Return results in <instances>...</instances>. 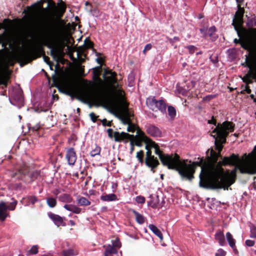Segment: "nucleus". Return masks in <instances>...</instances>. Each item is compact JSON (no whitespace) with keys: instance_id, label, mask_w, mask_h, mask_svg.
<instances>
[{"instance_id":"nucleus-1","label":"nucleus","mask_w":256,"mask_h":256,"mask_svg":"<svg viewBox=\"0 0 256 256\" xmlns=\"http://www.w3.org/2000/svg\"><path fill=\"white\" fill-rule=\"evenodd\" d=\"M140 138L144 140L146 147L154 148L156 154L159 156L162 164L169 169L177 170L180 176L188 180H192L194 176L196 168L201 166V173L200 174V186L208 188L228 189L235 180L236 170H240L241 173L248 174H256V146L253 150L248 155L244 154L240 159L234 154L230 157H224L222 162L224 164L235 166V168L230 172H224L221 168V162L218 164L216 162L219 154H212V160H206L200 158L199 162H192L188 160H181L176 154H162L158 146L143 133H140Z\"/></svg>"},{"instance_id":"nucleus-2","label":"nucleus","mask_w":256,"mask_h":256,"mask_svg":"<svg viewBox=\"0 0 256 256\" xmlns=\"http://www.w3.org/2000/svg\"><path fill=\"white\" fill-rule=\"evenodd\" d=\"M94 82L98 90H96L90 83H84L74 87L70 82L62 84V86L78 99L102 106L110 113L119 118L124 124H128L127 130L137 132L139 128L130 122V114L128 109V104L123 98V92L117 82L116 73L106 70L104 80L100 78V72L94 70Z\"/></svg>"},{"instance_id":"nucleus-3","label":"nucleus","mask_w":256,"mask_h":256,"mask_svg":"<svg viewBox=\"0 0 256 256\" xmlns=\"http://www.w3.org/2000/svg\"><path fill=\"white\" fill-rule=\"evenodd\" d=\"M65 10L66 6L63 2L58 3L57 6L53 2L49 3L47 8H43L42 2H38L29 8L30 12L36 16L42 24L54 26L64 25L63 20L60 18Z\"/></svg>"},{"instance_id":"nucleus-4","label":"nucleus","mask_w":256,"mask_h":256,"mask_svg":"<svg viewBox=\"0 0 256 256\" xmlns=\"http://www.w3.org/2000/svg\"><path fill=\"white\" fill-rule=\"evenodd\" d=\"M234 129V124L232 122H225L216 126L213 130L212 136L215 138V145L218 152L222 148V144L226 142V138Z\"/></svg>"},{"instance_id":"nucleus-5","label":"nucleus","mask_w":256,"mask_h":256,"mask_svg":"<svg viewBox=\"0 0 256 256\" xmlns=\"http://www.w3.org/2000/svg\"><path fill=\"white\" fill-rule=\"evenodd\" d=\"M240 44L245 49L249 50L256 42V28L250 30H242Z\"/></svg>"},{"instance_id":"nucleus-6","label":"nucleus","mask_w":256,"mask_h":256,"mask_svg":"<svg viewBox=\"0 0 256 256\" xmlns=\"http://www.w3.org/2000/svg\"><path fill=\"white\" fill-rule=\"evenodd\" d=\"M243 14L244 10L242 8H239L238 10L236 13L232 22V25L239 36H241L242 34V26L243 24Z\"/></svg>"},{"instance_id":"nucleus-7","label":"nucleus","mask_w":256,"mask_h":256,"mask_svg":"<svg viewBox=\"0 0 256 256\" xmlns=\"http://www.w3.org/2000/svg\"><path fill=\"white\" fill-rule=\"evenodd\" d=\"M17 204L16 201L12 202L9 206H7L4 202H0V220H4L8 216L7 210H13Z\"/></svg>"},{"instance_id":"nucleus-8","label":"nucleus","mask_w":256,"mask_h":256,"mask_svg":"<svg viewBox=\"0 0 256 256\" xmlns=\"http://www.w3.org/2000/svg\"><path fill=\"white\" fill-rule=\"evenodd\" d=\"M146 103L148 106L152 110H154V108H156L162 112L166 110V104L162 100L156 101L154 98H148L146 100Z\"/></svg>"},{"instance_id":"nucleus-9","label":"nucleus","mask_w":256,"mask_h":256,"mask_svg":"<svg viewBox=\"0 0 256 256\" xmlns=\"http://www.w3.org/2000/svg\"><path fill=\"white\" fill-rule=\"evenodd\" d=\"M64 39V36H60L58 38V44L52 48L53 52L58 57L60 58L64 54V48L65 46Z\"/></svg>"},{"instance_id":"nucleus-10","label":"nucleus","mask_w":256,"mask_h":256,"mask_svg":"<svg viewBox=\"0 0 256 256\" xmlns=\"http://www.w3.org/2000/svg\"><path fill=\"white\" fill-rule=\"evenodd\" d=\"M152 148H147L146 146V148L147 150L146 153V163L148 166L150 167L152 170L158 165V162L154 158V156L152 155L150 149Z\"/></svg>"},{"instance_id":"nucleus-11","label":"nucleus","mask_w":256,"mask_h":256,"mask_svg":"<svg viewBox=\"0 0 256 256\" xmlns=\"http://www.w3.org/2000/svg\"><path fill=\"white\" fill-rule=\"evenodd\" d=\"M140 132L143 133L145 136H146L145 134L140 130L138 129L137 130V134H136L134 136V138H132V139L130 140L131 144V152H132L134 150V144H135L138 146H141L142 142H144L145 143V142L144 140H142V139L140 138Z\"/></svg>"},{"instance_id":"nucleus-12","label":"nucleus","mask_w":256,"mask_h":256,"mask_svg":"<svg viewBox=\"0 0 256 256\" xmlns=\"http://www.w3.org/2000/svg\"><path fill=\"white\" fill-rule=\"evenodd\" d=\"M66 158L69 165L73 166L76 162V156L74 148H69L67 150Z\"/></svg>"},{"instance_id":"nucleus-13","label":"nucleus","mask_w":256,"mask_h":256,"mask_svg":"<svg viewBox=\"0 0 256 256\" xmlns=\"http://www.w3.org/2000/svg\"><path fill=\"white\" fill-rule=\"evenodd\" d=\"M114 137L116 141L119 142L124 140H131L134 138V136L124 132H114Z\"/></svg>"},{"instance_id":"nucleus-14","label":"nucleus","mask_w":256,"mask_h":256,"mask_svg":"<svg viewBox=\"0 0 256 256\" xmlns=\"http://www.w3.org/2000/svg\"><path fill=\"white\" fill-rule=\"evenodd\" d=\"M146 132L148 134L153 136L160 137L162 136V132L160 129L153 126H148Z\"/></svg>"},{"instance_id":"nucleus-15","label":"nucleus","mask_w":256,"mask_h":256,"mask_svg":"<svg viewBox=\"0 0 256 256\" xmlns=\"http://www.w3.org/2000/svg\"><path fill=\"white\" fill-rule=\"evenodd\" d=\"M49 216L57 226H64L62 218L52 214H50Z\"/></svg>"},{"instance_id":"nucleus-16","label":"nucleus","mask_w":256,"mask_h":256,"mask_svg":"<svg viewBox=\"0 0 256 256\" xmlns=\"http://www.w3.org/2000/svg\"><path fill=\"white\" fill-rule=\"evenodd\" d=\"M250 78L256 80V66L250 68L248 73L244 77V80L246 82H250Z\"/></svg>"},{"instance_id":"nucleus-17","label":"nucleus","mask_w":256,"mask_h":256,"mask_svg":"<svg viewBox=\"0 0 256 256\" xmlns=\"http://www.w3.org/2000/svg\"><path fill=\"white\" fill-rule=\"evenodd\" d=\"M226 236L229 246L234 252H237V250L235 247V240L234 239L232 234L230 232H228L226 233Z\"/></svg>"},{"instance_id":"nucleus-18","label":"nucleus","mask_w":256,"mask_h":256,"mask_svg":"<svg viewBox=\"0 0 256 256\" xmlns=\"http://www.w3.org/2000/svg\"><path fill=\"white\" fill-rule=\"evenodd\" d=\"M215 239L218 241L221 246H224L226 244L224 234L221 231H219L216 234Z\"/></svg>"},{"instance_id":"nucleus-19","label":"nucleus","mask_w":256,"mask_h":256,"mask_svg":"<svg viewBox=\"0 0 256 256\" xmlns=\"http://www.w3.org/2000/svg\"><path fill=\"white\" fill-rule=\"evenodd\" d=\"M64 208L66 210L73 212L75 214H80L81 212V209L76 205L73 204H65Z\"/></svg>"},{"instance_id":"nucleus-20","label":"nucleus","mask_w":256,"mask_h":256,"mask_svg":"<svg viewBox=\"0 0 256 256\" xmlns=\"http://www.w3.org/2000/svg\"><path fill=\"white\" fill-rule=\"evenodd\" d=\"M100 199L103 201H114L118 200L117 196L115 194H110L102 196Z\"/></svg>"},{"instance_id":"nucleus-21","label":"nucleus","mask_w":256,"mask_h":256,"mask_svg":"<svg viewBox=\"0 0 256 256\" xmlns=\"http://www.w3.org/2000/svg\"><path fill=\"white\" fill-rule=\"evenodd\" d=\"M148 228L156 236H158L161 240H162V234L156 226L151 224L148 226Z\"/></svg>"},{"instance_id":"nucleus-22","label":"nucleus","mask_w":256,"mask_h":256,"mask_svg":"<svg viewBox=\"0 0 256 256\" xmlns=\"http://www.w3.org/2000/svg\"><path fill=\"white\" fill-rule=\"evenodd\" d=\"M77 202L80 206H89L90 202L84 197H80L77 200Z\"/></svg>"},{"instance_id":"nucleus-23","label":"nucleus","mask_w":256,"mask_h":256,"mask_svg":"<svg viewBox=\"0 0 256 256\" xmlns=\"http://www.w3.org/2000/svg\"><path fill=\"white\" fill-rule=\"evenodd\" d=\"M8 78V76L4 74H2L0 70V84L6 85Z\"/></svg>"},{"instance_id":"nucleus-24","label":"nucleus","mask_w":256,"mask_h":256,"mask_svg":"<svg viewBox=\"0 0 256 256\" xmlns=\"http://www.w3.org/2000/svg\"><path fill=\"white\" fill-rule=\"evenodd\" d=\"M134 215L136 216V222L139 223L140 224H142L144 222V216L136 212V211H134Z\"/></svg>"},{"instance_id":"nucleus-25","label":"nucleus","mask_w":256,"mask_h":256,"mask_svg":"<svg viewBox=\"0 0 256 256\" xmlns=\"http://www.w3.org/2000/svg\"><path fill=\"white\" fill-rule=\"evenodd\" d=\"M116 252V250L115 249V248H114L113 246L109 244L106 249L105 256H106L108 254H111Z\"/></svg>"},{"instance_id":"nucleus-26","label":"nucleus","mask_w":256,"mask_h":256,"mask_svg":"<svg viewBox=\"0 0 256 256\" xmlns=\"http://www.w3.org/2000/svg\"><path fill=\"white\" fill-rule=\"evenodd\" d=\"M168 114L172 118H174L176 116V109L173 106H169L168 107Z\"/></svg>"},{"instance_id":"nucleus-27","label":"nucleus","mask_w":256,"mask_h":256,"mask_svg":"<svg viewBox=\"0 0 256 256\" xmlns=\"http://www.w3.org/2000/svg\"><path fill=\"white\" fill-rule=\"evenodd\" d=\"M100 147L96 146L95 148L91 151L90 153V156L94 157L96 155H99L100 152Z\"/></svg>"},{"instance_id":"nucleus-28","label":"nucleus","mask_w":256,"mask_h":256,"mask_svg":"<svg viewBox=\"0 0 256 256\" xmlns=\"http://www.w3.org/2000/svg\"><path fill=\"white\" fill-rule=\"evenodd\" d=\"M38 252V247L37 246H33L31 248L28 252V255L36 254Z\"/></svg>"},{"instance_id":"nucleus-29","label":"nucleus","mask_w":256,"mask_h":256,"mask_svg":"<svg viewBox=\"0 0 256 256\" xmlns=\"http://www.w3.org/2000/svg\"><path fill=\"white\" fill-rule=\"evenodd\" d=\"M46 202L48 204L51 208L54 207L56 204V199L54 198H48L47 199Z\"/></svg>"},{"instance_id":"nucleus-30","label":"nucleus","mask_w":256,"mask_h":256,"mask_svg":"<svg viewBox=\"0 0 256 256\" xmlns=\"http://www.w3.org/2000/svg\"><path fill=\"white\" fill-rule=\"evenodd\" d=\"M61 200L62 202H70L72 201V198L68 195L64 194L61 197Z\"/></svg>"},{"instance_id":"nucleus-31","label":"nucleus","mask_w":256,"mask_h":256,"mask_svg":"<svg viewBox=\"0 0 256 256\" xmlns=\"http://www.w3.org/2000/svg\"><path fill=\"white\" fill-rule=\"evenodd\" d=\"M74 254V252L72 250H64L62 252V255L64 256H70Z\"/></svg>"},{"instance_id":"nucleus-32","label":"nucleus","mask_w":256,"mask_h":256,"mask_svg":"<svg viewBox=\"0 0 256 256\" xmlns=\"http://www.w3.org/2000/svg\"><path fill=\"white\" fill-rule=\"evenodd\" d=\"M226 252L222 249H218L215 254V256H226Z\"/></svg>"},{"instance_id":"nucleus-33","label":"nucleus","mask_w":256,"mask_h":256,"mask_svg":"<svg viewBox=\"0 0 256 256\" xmlns=\"http://www.w3.org/2000/svg\"><path fill=\"white\" fill-rule=\"evenodd\" d=\"M112 243L113 246L115 248H119L121 246V244L118 238H116Z\"/></svg>"},{"instance_id":"nucleus-34","label":"nucleus","mask_w":256,"mask_h":256,"mask_svg":"<svg viewBox=\"0 0 256 256\" xmlns=\"http://www.w3.org/2000/svg\"><path fill=\"white\" fill-rule=\"evenodd\" d=\"M136 202L138 204H143L145 202V198L142 196H138L136 198Z\"/></svg>"},{"instance_id":"nucleus-35","label":"nucleus","mask_w":256,"mask_h":256,"mask_svg":"<svg viewBox=\"0 0 256 256\" xmlns=\"http://www.w3.org/2000/svg\"><path fill=\"white\" fill-rule=\"evenodd\" d=\"M250 238H256V228L252 226L250 228Z\"/></svg>"},{"instance_id":"nucleus-36","label":"nucleus","mask_w":256,"mask_h":256,"mask_svg":"<svg viewBox=\"0 0 256 256\" xmlns=\"http://www.w3.org/2000/svg\"><path fill=\"white\" fill-rule=\"evenodd\" d=\"M136 158L140 161V162H142V157H143V152L142 150H140L136 153Z\"/></svg>"},{"instance_id":"nucleus-37","label":"nucleus","mask_w":256,"mask_h":256,"mask_svg":"<svg viewBox=\"0 0 256 256\" xmlns=\"http://www.w3.org/2000/svg\"><path fill=\"white\" fill-rule=\"evenodd\" d=\"M246 246H253L254 244V242L252 240H246Z\"/></svg>"},{"instance_id":"nucleus-38","label":"nucleus","mask_w":256,"mask_h":256,"mask_svg":"<svg viewBox=\"0 0 256 256\" xmlns=\"http://www.w3.org/2000/svg\"><path fill=\"white\" fill-rule=\"evenodd\" d=\"M152 48V45L151 44H147L143 50L144 53L146 52V50H149Z\"/></svg>"},{"instance_id":"nucleus-39","label":"nucleus","mask_w":256,"mask_h":256,"mask_svg":"<svg viewBox=\"0 0 256 256\" xmlns=\"http://www.w3.org/2000/svg\"><path fill=\"white\" fill-rule=\"evenodd\" d=\"M90 116L93 122H95L96 119V116L94 113H90Z\"/></svg>"},{"instance_id":"nucleus-40","label":"nucleus","mask_w":256,"mask_h":256,"mask_svg":"<svg viewBox=\"0 0 256 256\" xmlns=\"http://www.w3.org/2000/svg\"><path fill=\"white\" fill-rule=\"evenodd\" d=\"M107 132L108 133V135L110 137L112 138L114 136V133H113L112 130V129H110V128L108 129L107 130Z\"/></svg>"},{"instance_id":"nucleus-41","label":"nucleus","mask_w":256,"mask_h":256,"mask_svg":"<svg viewBox=\"0 0 256 256\" xmlns=\"http://www.w3.org/2000/svg\"><path fill=\"white\" fill-rule=\"evenodd\" d=\"M188 48L190 50V52H194V46H188Z\"/></svg>"},{"instance_id":"nucleus-42","label":"nucleus","mask_w":256,"mask_h":256,"mask_svg":"<svg viewBox=\"0 0 256 256\" xmlns=\"http://www.w3.org/2000/svg\"><path fill=\"white\" fill-rule=\"evenodd\" d=\"M209 31L210 32L211 34H212V32H214L216 31L215 27H214V26L211 27L209 29Z\"/></svg>"},{"instance_id":"nucleus-43","label":"nucleus","mask_w":256,"mask_h":256,"mask_svg":"<svg viewBox=\"0 0 256 256\" xmlns=\"http://www.w3.org/2000/svg\"><path fill=\"white\" fill-rule=\"evenodd\" d=\"M244 0H236L237 3L238 4V8H240V4L242 3V2H243Z\"/></svg>"},{"instance_id":"nucleus-44","label":"nucleus","mask_w":256,"mask_h":256,"mask_svg":"<svg viewBox=\"0 0 256 256\" xmlns=\"http://www.w3.org/2000/svg\"><path fill=\"white\" fill-rule=\"evenodd\" d=\"M148 204L153 208L156 206V204H152L150 202H148Z\"/></svg>"},{"instance_id":"nucleus-45","label":"nucleus","mask_w":256,"mask_h":256,"mask_svg":"<svg viewBox=\"0 0 256 256\" xmlns=\"http://www.w3.org/2000/svg\"><path fill=\"white\" fill-rule=\"evenodd\" d=\"M214 98V96H206V98H207L208 100H210Z\"/></svg>"},{"instance_id":"nucleus-46","label":"nucleus","mask_w":256,"mask_h":256,"mask_svg":"<svg viewBox=\"0 0 256 256\" xmlns=\"http://www.w3.org/2000/svg\"><path fill=\"white\" fill-rule=\"evenodd\" d=\"M36 200V197L32 198V204H34Z\"/></svg>"},{"instance_id":"nucleus-47","label":"nucleus","mask_w":256,"mask_h":256,"mask_svg":"<svg viewBox=\"0 0 256 256\" xmlns=\"http://www.w3.org/2000/svg\"><path fill=\"white\" fill-rule=\"evenodd\" d=\"M191 83H192V87H194L195 86H196V82L195 81H194V80H192L191 82Z\"/></svg>"},{"instance_id":"nucleus-48","label":"nucleus","mask_w":256,"mask_h":256,"mask_svg":"<svg viewBox=\"0 0 256 256\" xmlns=\"http://www.w3.org/2000/svg\"><path fill=\"white\" fill-rule=\"evenodd\" d=\"M70 225L72 226H74L75 224L73 220H70Z\"/></svg>"},{"instance_id":"nucleus-49","label":"nucleus","mask_w":256,"mask_h":256,"mask_svg":"<svg viewBox=\"0 0 256 256\" xmlns=\"http://www.w3.org/2000/svg\"><path fill=\"white\" fill-rule=\"evenodd\" d=\"M48 58H46V57H44V61H45L46 63H48Z\"/></svg>"},{"instance_id":"nucleus-50","label":"nucleus","mask_w":256,"mask_h":256,"mask_svg":"<svg viewBox=\"0 0 256 256\" xmlns=\"http://www.w3.org/2000/svg\"><path fill=\"white\" fill-rule=\"evenodd\" d=\"M174 40H176V41H178V37H174Z\"/></svg>"},{"instance_id":"nucleus-51","label":"nucleus","mask_w":256,"mask_h":256,"mask_svg":"<svg viewBox=\"0 0 256 256\" xmlns=\"http://www.w3.org/2000/svg\"><path fill=\"white\" fill-rule=\"evenodd\" d=\"M234 42L237 43L238 42V40H237L236 39H235L234 40Z\"/></svg>"},{"instance_id":"nucleus-52","label":"nucleus","mask_w":256,"mask_h":256,"mask_svg":"<svg viewBox=\"0 0 256 256\" xmlns=\"http://www.w3.org/2000/svg\"><path fill=\"white\" fill-rule=\"evenodd\" d=\"M90 46H91V43L90 42V44H88V46L90 47Z\"/></svg>"},{"instance_id":"nucleus-53","label":"nucleus","mask_w":256,"mask_h":256,"mask_svg":"<svg viewBox=\"0 0 256 256\" xmlns=\"http://www.w3.org/2000/svg\"><path fill=\"white\" fill-rule=\"evenodd\" d=\"M160 177H161L162 179V178H163V175H162H162H161V176H160Z\"/></svg>"},{"instance_id":"nucleus-54","label":"nucleus","mask_w":256,"mask_h":256,"mask_svg":"<svg viewBox=\"0 0 256 256\" xmlns=\"http://www.w3.org/2000/svg\"><path fill=\"white\" fill-rule=\"evenodd\" d=\"M132 80H133V78L132 76Z\"/></svg>"},{"instance_id":"nucleus-55","label":"nucleus","mask_w":256,"mask_h":256,"mask_svg":"<svg viewBox=\"0 0 256 256\" xmlns=\"http://www.w3.org/2000/svg\"><path fill=\"white\" fill-rule=\"evenodd\" d=\"M110 122H109L108 125H110Z\"/></svg>"},{"instance_id":"nucleus-56","label":"nucleus","mask_w":256,"mask_h":256,"mask_svg":"<svg viewBox=\"0 0 256 256\" xmlns=\"http://www.w3.org/2000/svg\"><path fill=\"white\" fill-rule=\"evenodd\" d=\"M254 253H255V254H256V250H255V251H254Z\"/></svg>"},{"instance_id":"nucleus-57","label":"nucleus","mask_w":256,"mask_h":256,"mask_svg":"<svg viewBox=\"0 0 256 256\" xmlns=\"http://www.w3.org/2000/svg\"><path fill=\"white\" fill-rule=\"evenodd\" d=\"M24 256L23 255H20V256Z\"/></svg>"}]
</instances>
